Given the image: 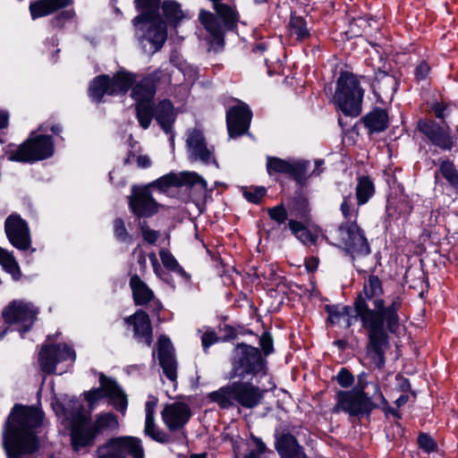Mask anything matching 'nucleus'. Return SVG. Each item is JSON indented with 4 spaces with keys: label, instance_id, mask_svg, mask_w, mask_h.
<instances>
[{
    "label": "nucleus",
    "instance_id": "nucleus-24",
    "mask_svg": "<svg viewBox=\"0 0 458 458\" xmlns=\"http://www.w3.org/2000/svg\"><path fill=\"white\" fill-rule=\"evenodd\" d=\"M412 211V200L403 189L399 192H393L387 197L386 216L389 221L401 220L403 223H406Z\"/></svg>",
    "mask_w": 458,
    "mask_h": 458
},
{
    "label": "nucleus",
    "instance_id": "nucleus-32",
    "mask_svg": "<svg viewBox=\"0 0 458 458\" xmlns=\"http://www.w3.org/2000/svg\"><path fill=\"white\" fill-rule=\"evenodd\" d=\"M131 98L135 102L154 101L157 89L148 74L143 76L140 81L135 80L131 86Z\"/></svg>",
    "mask_w": 458,
    "mask_h": 458
},
{
    "label": "nucleus",
    "instance_id": "nucleus-7",
    "mask_svg": "<svg viewBox=\"0 0 458 458\" xmlns=\"http://www.w3.org/2000/svg\"><path fill=\"white\" fill-rule=\"evenodd\" d=\"M364 89L358 77L350 72H342L336 81L333 103L346 116L357 117L361 113Z\"/></svg>",
    "mask_w": 458,
    "mask_h": 458
},
{
    "label": "nucleus",
    "instance_id": "nucleus-9",
    "mask_svg": "<svg viewBox=\"0 0 458 458\" xmlns=\"http://www.w3.org/2000/svg\"><path fill=\"white\" fill-rule=\"evenodd\" d=\"M366 382L359 377L358 383L350 390H338L335 394L336 403L332 408L333 413L344 411L351 417H369L378 406L371 396L365 392Z\"/></svg>",
    "mask_w": 458,
    "mask_h": 458
},
{
    "label": "nucleus",
    "instance_id": "nucleus-50",
    "mask_svg": "<svg viewBox=\"0 0 458 458\" xmlns=\"http://www.w3.org/2000/svg\"><path fill=\"white\" fill-rule=\"evenodd\" d=\"M149 186L156 187L160 191H166L171 187H180L179 174L169 173L154 181Z\"/></svg>",
    "mask_w": 458,
    "mask_h": 458
},
{
    "label": "nucleus",
    "instance_id": "nucleus-28",
    "mask_svg": "<svg viewBox=\"0 0 458 458\" xmlns=\"http://www.w3.org/2000/svg\"><path fill=\"white\" fill-rule=\"evenodd\" d=\"M99 382L104 388L106 396L109 398L110 403L116 411L124 412L128 405L127 397L116 381L101 374Z\"/></svg>",
    "mask_w": 458,
    "mask_h": 458
},
{
    "label": "nucleus",
    "instance_id": "nucleus-44",
    "mask_svg": "<svg viewBox=\"0 0 458 458\" xmlns=\"http://www.w3.org/2000/svg\"><path fill=\"white\" fill-rule=\"evenodd\" d=\"M0 265L3 269L12 275L14 280L21 277V269L13 253L0 247Z\"/></svg>",
    "mask_w": 458,
    "mask_h": 458
},
{
    "label": "nucleus",
    "instance_id": "nucleus-16",
    "mask_svg": "<svg viewBox=\"0 0 458 458\" xmlns=\"http://www.w3.org/2000/svg\"><path fill=\"white\" fill-rule=\"evenodd\" d=\"M416 129L441 150L450 151L456 146V139L451 135L447 124L442 126L432 119L420 118L417 122Z\"/></svg>",
    "mask_w": 458,
    "mask_h": 458
},
{
    "label": "nucleus",
    "instance_id": "nucleus-40",
    "mask_svg": "<svg viewBox=\"0 0 458 458\" xmlns=\"http://www.w3.org/2000/svg\"><path fill=\"white\" fill-rule=\"evenodd\" d=\"M148 24V38L152 44L159 48L164 45L167 37L165 23L162 20L156 18Z\"/></svg>",
    "mask_w": 458,
    "mask_h": 458
},
{
    "label": "nucleus",
    "instance_id": "nucleus-21",
    "mask_svg": "<svg viewBox=\"0 0 458 458\" xmlns=\"http://www.w3.org/2000/svg\"><path fill=\"white\" fill-rule=\"evenodd\" d=\"M188 156L191 161H200L208 165L210 164L218 166V163L214 155V148H208L206 138L202 131L193 129L189 132L186 140Z\"/></svg>",
    "mask_w": 458,
    "mask_h": 458
},
{
    "label": "nucleus",
    "instance_id": "nucleus-18",
    "mask_svg": "<svg viewBox=\"0 0 458 458\" xmlns=\"http://www.w3.org/2000/svg\"><path fill=\"white\" fill-rule=\"evenodd\" d=\"M192 412L189 404L182 402L166 403L161 411V419L170 432H180L187 438L185 426L190 421Z\"/></svg>",
    "mask_w": 458,
    "mask_h": 458
},
{
    "label": "nucleus",
    "instance_id": "nucleus-52",
    "mask_svg": "<svg viewBox=\"0 0 458 458\" xmlns=\"http://www.w3.org/2000/svg\"><path fill=\"white\" fill-rule=\"evenodd\" d=\"M243 197L252 204H260L267 194V189L263 186H253L245 189L242 192Z\"/></svg>",
    "mask_w": 458,
    "mask_h": 458
},
{
    "label": "nucleus",
    "instance_id": "nucleus-59",
    "mask_svg": "<svg viewBox=\"0 0 458 458\" xmlns=\"http://www.w3.org/2000/svg\"><path fill=\"white\" fill-rule=\"evenodd\" d=\"M106 396L104 388L100 384V387L92 388L91 390L84 393V398L88 403L89 409H93L95 404Z\"/></svg>",
    "mask_w": 458,
    "mask_h": 458
},
{
    "label": "nucleus",
    "instance_id": "nucleus-26",
    "mask_svg": "<svg viewBox=\"0 0 458 458\" xmlns=\"http://www.w3.org/2000/svg\"><path fill=\"white\" fill-rule=\"evenodd\" d=\"M275 448L281 458H308L304 448L291 433H282L276 437Z\"/></svg>",
    "mask_w": 458,
    "mask_h": 458
},
{
    "label": "nucleus",
    "instance_id": "nucleus-61",
    "mask_svg": "<svg viewBox=\"0 0 458 458\" xmlns=\"http://www.w3.org/2000/svg\"><path fill=\"white\" fill-rule=\"evenodd\" d=\"M325 311L327 313V322L331 326L338 324L343 318L340 304H327Z\"/></svg>",
    "mask_w": 458,
    "mask_h": 458
},
{
    "label": "nucleus",
    "instance_id": "nucleus-45",
    "mask_svg": "<svg viewBox=\"0 0 458 458\" xmlns=\"http://www.w3.org/2000/svg\"><path fill=\"white\" fill-rule=\"evenodd\" d=\"M96 455V458H123L116 437H110L98 446Z\"/></svg>",
    "mask_w": 458,
    "mask_h": 458
},
{
    "label": "nucleus",
    "instance_id": "nucleus-60",
    "mask_svg": "<svg viewBox=\"0 0 458 458\" xmlns=\"http://www.w3.org/2000/svg\"><path fill=\"white\" fill-rule=\"evenodd\" d=\"M335 378L337 381L338 385L343 388L351 387L355 381L352 373L347 368L344 367L340 369Z\"/></svg>",
    "mask_w": 458,
    "mask_h": 458
},
{
    "label": "nucleus",
    "instance_id": "nucleus-19",
    "mask_svg": "<svg viewBox=\"0 0 458 458\" xmlns=\"http://www.w3.org/2000/svg\"><path fill=\"white\" fill-rule=\"evenodd\" d=\"M123 325L132 333V337L138 344L151 346L154 341L153 327L146 310H136L133 314L123 318Z\"/></svg>",
    "mask_w": 458,
    "mask_h": 458
},
{
    "label": "nucleus",
    "instance_id": "nucleus-51",
    "mask_svg": "<svg viewBox=\"0 0 458 458\" xmlns=\"http://www.w3.org/2000/svg\"><path fill=\"white\" fill-rule=\"evenodd\" d=\"M417 445L426 454L437 452V441L428 433L420 432L417 437Z\"/></svg>",
    "mask_w": 458,
    "mask_h": 458
},
{
    "label": "nucleus",
    "instance_id": "nucleus-57",
    "mask_svg": "<svg viewBox=\"0 0 458 458\" xmlns=\"http://www.w3.org/2000/svg\"><path fill=\"white\" fill-rule=\"evenodd\" d=\"M113 225H114V237L116 238V240H118L119 242H123L131 240V236L128 233L123 218L116 217L114 220Z\"/></svg>",
    "mask_w": 458,
    "mask_h": 458
},
{
    "label": "nucleus",
    "instance_id": "nucleus-14",
    "mask_svg": "<svg viewBox=\"0 0 458 458\" xmlns=\"http://www.w3.org/2000/svg\"><path fill=\"white\" fill-rule=\"evenodd\" d=\"M309 166V161L286 160L277 157H267L266 167L270 176L285 174L300 186H303L308 180Z\"/></svg>",
    "mask_w": 458,
    "mask_h": 458
},
{
    "label": "nucleus",
    "instance_id": "nucleus-8",
    "mask_svg": "<svg viewBox=\"0 0 458 458\" xmlns=\"http://www.w3.org/2000/svg\"><path fill=\"white\" fill-rule=\"evenodd\" d=\"M136 73L122 69L110 76L100 74L94 77L89 84L88 96L96 104L102 103L104 97L125 96L134 84Z\"/></svg>",
    "mask_w": 458,
    "mask_h": 458
},
{
    "label": "nucleus",
    "instance_id": "nucleus-25",
    "mask_svg": "<svg viewBox=\"0 0 458 458\" xmlns=\"http://www.w3.org/2000/svg\"><path fill=\"white\" fill-rule=\"evenodd\" d=\"M157 358L165 377L174 385L177 383V361L169 337L161 335L157 339Z\"/></svg>",
    "mask_w": 458,
    "mask_h": 458
},
{
    "label": "nucleus",
    "instance_id": "nucleus-36",
    "mask_svg": "<svg viewBox=\"0 0 458 458\" xmlns=\"http://www.w3.org/2000/svg\"><path fill=\"white\" fill-rule=\"evenodd\" d=\"M287 30L291 37H294L297 42H303L310 38V32L304 17L291 14Z\"/></svg>",
    "mask_w": 458,
    "mask_h": 458
},
{
    "label": "nucleus",
    "instance_id": "nucleus-35",
    "mask_svg": "<svg viewBox=\"0 0 458 458\" xmlns=\"http://www.w3.org/2000/svg\"><path fill=\"white\" fill-rule=\"evenodd\" d=\"M376 188L373 181L368 175H361L357 178L355 195L357 205L361 207L367 204L375 195Z\"/></svg>",
    "mask_w": 458,
    "mask_h": 458
},
{
    "label": "nucleus",
    "instance_id": "nucleus-62",
    "mask_svg": "<svg viewBox=\"0 0 458 458\" xmlns=\"http://www.w3.org/2000/svg\"><path fill=\"white\" fill-rule=\"evenodd\" d=\"M377 391L379 394L380 400H381V410L384 411L385 416L388 418L390 415H392L394 418L397 420H402V414L397 410L390 406L388 401L386 399L382 392L380 391V388L377 386Z\"/></svg>",
    "mask_w": 458,
    "mask_h": 458
},
{
    "label": "nucleus",
    "instance_id": "nucleus-20",
    "mask_svg": "<svg viewBox=\"0 0 458 458\" xmlns=\"http://www.w3.org/2000/svg\"><path fill=\"white\" fill-rule=\"evenodd\" d=\"M4 233L9 242L21 251L31 247V235L29 225L19 214L9 215L4 221Z\"/></svg>",
    "mask_w": 458,
    "mask_h": 458
},
{
    "label": "nucleus",
    "instance_id": "nucleus-3",
    "mask_svg": "<svg viewBox=\"0 0 458 458\" xmlns=\"http://www.w3.org/2000/svg\"><path fill=\"white\" fill-rule=\"evenodd\" d=\"M117 427V416L113 412L98 413L92 420L89 415L78 411L72 415L70 421L71 447L76 453L88 452L95 445L98 435Z\"/></svg>",
    "mask_w": 458,
    "mask_h": 458
},
{
    "label": "nucleus",
    "instance_id": "nucleus-43",
    "mask_svg": "<svg viewBox=\"0 0 458 458\" xmlns=\"http://www.w3.org/2000/svg\"><path fill=\"white\" fill-rule=\"evenodd\" d=\"M289 210L296 218L308 220L310 212L309 199L301 194L295 195L289 203Z\"/></svg>",
    "mask_w": 458,
    "mask_h": 458
},
{
    "label": "nucleus",
    "instance_id": "nucleus-5",
    "mask_svg": "<svg viewBox=\"0 0 458 458\" xmlns=\"http://www.w3.org/2000/svg\"><path fill=\"white\" fill-rule=\"evenodd\" d=\"M266 393V389L242 379L208 393V399L216 403L222 410H229L235 406L252 410L262 403Z\"/></svg>",
    "mask_w": 458,
    "mask_h": 458
},
{
    "label": "nucleus",
    "instance_id": "nucleus-63",
    "mask_svg": "<svg viewBox=\"0 0 458 458\" xmlns=\"http://www.w3.org/2000/svg\"><path fill=\"white\" fill-rule=\"evenodd\" d=\"M219 342H221L220 335L218 336L213 329L207 330L201 336V344L205 352H207L211 345Z\"/></svg>",
    "mask_w": 458,
    "mask_h": 458
},
{
    "label": "nucleus",
    "instance_id": "nucleus-55",
    "mask_svg": "<svg viewBox=\"0 0 458 458\" xmlns=\"http://www.w3.org/2000/svg\"><path fill=\"white\" fill-rule=\"evenodd\" d=\"M432 67L427 60L420 61L414 67V80L419 83L427 81L431 73Z\"/></svg>",
    "mask_w": 458,
    "mask_h": 458
},
{
    "label": "nucleus",
    "instance_id": "nucleus-29",
    "mask_svg": "<svg viewBox=\"0 0 458 458\" xmlns=\"http://www.w3.org/2000/svg\"><path fill=\"white\" fill-rule=\"evenodd\" d=\"M360 122L369 134L385 131L389 126L388 112L385 108L374 107L360 119Z\"/></svg>",
    "mask_w": 458,
    "mask_h": 458
},
{
    "label": "nucleus",
    "instance_id": "nucleus-56",
    "mask_svg": "<svg viewBox=\"0 0 458 458\" xmlns=\"http://www.w3.org/2000/svg\"><path fill=\"white\" fill-rule=\"evenodd\" d=\"M139 228L145 242L152 245L156 244L158 238L160 237L159 231L150 229L147 221L145 220L140 221Z\"/></svg>",
    "mask_w": 458,
    "mask_h": 458
},
{
    "label": "nucleus",
    "instance_id": "nucleus-23",
    "mask_svg": "<svg viewBox=\"0 0 458 458\" xmlns=\"http://www.w3.org/2000/svg\"><path fill=\"white\" fill-rule=\"evenodd\" d=\"M252 112L248 105L233 106L226 112V126L230 138L244 135L250 129Z\"/></svg>",
    "mask_w": 458,
    "mask_h": 458
},
{
    "label": "nucleus",
    "instance_id": "nucleus-64",
    "mask_svg": "<svg viewBox=\"0 0 458 458\" xmlns=\"http://www.w3.org/2000/svg\"><path fill=\"white\" fill-rule=\"evenodd\" d=\"M254 441L256 443V450L250 451L242 458H261L260 455L266 452L267 446L260 438L254 437Z\"/></svg>",
    "mask_w": 458,
    "mask_h": 458
},
{
    "label": "nucleus",
    "instance_id": "nucleus-17",
    "mask_svg": "<svg viewBox=\"0 0 458 458\" xmlns=\"http://www.w3.org/2000/svg\"><path fill=\"white\" fill-rule=\"evenodd\" d=\"M128 206L131 212L140 218H148L158 212L159 205L153 198L149 186L131 187V194L128 197Z\"/></svg>",
    "mask_w": 458,
    "mask_h": 458
},
{
    "label": "nucleus",
    "instance_id": "nucleus-49",
    "mask_svg": "<svg viewBox=\"0 0 458 458\" xmlns=\"http://www.w3.org/2000/svg\"><path fill=\"white\" fill-rule=\"evenodd\" d=\"M217 329L223 343L233 341L239 335H245V329L240 326L233 327L229 324H220Z\"/></svg>",
    "mask_w": 458,
    "mask_h": 458
},
{
    "label": "nucleus",
    "instance_id": "nucleus-13",
    "mask_svg": "<svg viewBox=\"0 0 458 458\" xmlns=\"http://www.w3.org/2000/svg\"><path fill=\"white\" fill-rule=\"evenodd\" d=\"M38 310L33 304L20 300L11 301L3 310L2 317L6 324H17L18 331L23 336L33 327Z\"/></svg>",
    "mask_w": 458,
    "mask_h": 458
},
{
    "label": "nucleus",
    "instance_id": "nucleus-30",
    "mask_svg": "<svg viewBox=\"0 0 458 458\" xmlns=\"http://www.w3.org/2000/svg\"><path fill=\"white\" fill-rule=\"evenodd\" d=\"M134 5L138 11L141 12L132 20L134 27L146 26L157 18L159 0H134Z\"/></svg>",
    "mask_w": 458,
    "mask_h": 458
},
{
    "label": "nucleus",
    "instance_id": "nucleus-33",
    "mask_svg": "<svg viewBox=\"0 0 458 458\" xmlns=\"http://www.w3.org/2000/svg\"><path fill=\"white\" fill-rule=\"evenodd\" d=\"M123 458H145V450L140 438L132 436L116 437Z\"/></svg>",
    "mask_w": 458,
    "mask_h": 458
},
{
    "label": "nucleus",
    "instance_id": "nucleus-6",
    "mask_svg": "<svg viewBox=\"0 0 458 458\" xmlns=\"http://www.w3.org/2000/svg\"><path fill=\"white\" fill-rule=\"evenodd\" d=\"M327 242L344 250L352 260L364 258L371 253V247L365 231L354 222L350 225H337L326 230Z\"/></svg>",
    "mask_w": 458,
    "mask_h": 458
},
{
    "label": "nucleus",
    "instance_id": "nucleus-12",
    "mask_svg": "<svg viewBox=\"0 0 458 458\" xmlns=\"http://www.w3.org/2000/svg\"><path fill=\"white\" fill-rule=\"evenodd\" d=\"M73 3L74 0H32L29 11L33 21L56 13L50 20V25L55 29H63L75 16L74 9H68Z\"/></svg>",
    "mask_w": 458,
    "mask_h": 458
},
{
    "label": "nucleus",
    "instance_id": "nucleus-54",
    "mask_svg": "<svg viewBox=\"0 0 458 458\" xmlns=\"http://www.w3.org/2000/svg\"><path fill=\"white\" fill-rule=\"evenodd\" d=\"M267 215L277 225H282L288 220L287 210L283 203L267 208Z\"/></svg>",
    "mask_w": 458,
    "mask_h": 458
},
{
    "label": "nucleus",
    "instance_id": "nucleus-46",
    "mask_svg": "<svg viewBox=\"0 0 458 458\" xmlns=\"http://www.w3.org/2000/svg\"><path fill=\"white\" fill-rule=\"evenodd\" d=\"M163 14L171 24L176 25L183 18V13L181 5L175 1H165L162 4Z\"/></svg>",
    "mask_w": 458,
    "mask_h": 458
},
{
    "label": "nucleus",
    "instance_id": "nucleus-42",
    "mask_svg": "<svg viewBox=\"0 0 458 458\" xmlns=\"http://www.w3.org/2000/svg\"><path fill=\"white\" fill-rule=\"evenodd\" d=\"M143 432L151 440L162 445H168L174 441L173 436L156 425L155 420L145 421Z\"/></svg>",
    "mask_w": 458,
    "mask_h": 458
},
{
    "label": "nucleus",
    "instance_id": "nucleus-4",
    "mask_svg": "<svg viewBox=\"0 0 458 458\" xmlns=\"http://www.w3.org/2000/svg\"><path fill=\"white\" fill-rule=\"evenodd\" d=\"M215 13L200 10L199 21L208 33L207 41L215 50L225 47L226 31H234L240 22L241 15L235 4L217 3L213 4Z\"/></svg>",
    "mask_w": 458,
    "mask_h": 458
},
{
    "label": "nucleus",
    "instance_id": "nucleus-11",
    "mask_svg": "<svg viewBox=\"0 0 458 458\" xmlns=\"http://www.w3.org/2000/svg\"><path fill=\"white\" fill-rule=\"evenodd\" d=\"M267 359L260 350L245 343H239L233 351L232 373L240 379H252L267 373Z\"/></svg>",
    "mask_w": 458,
    "mask_h": 458
},
{
    "label": "nucleus",
    "instance_id": "nucleus-47",
    "mask_svg": "<svg viewBox=\"0 0 458 458\" xmlns=\"http://www.w3.org/2000/svg\"><path fill=\"white\" fill-rule=\"evenodd\" d=\"M180 187L199 185L202 193L208 191L207 181L196 172H182L179 174Z\"/></svg>",
    "mask_w": 458,
    "mask_h": 458
},
{
    "label": "nucleus",
    "instance_id": "nucleus-1",
    "mask_svg": "<svg viewBox=\"0 0 458 458\" xmlns=\"http://www.w3.org/2000/svg\"><path fill=\"white\" fill-rule=\"evenodd\" d=\"M403 305L401 293L385 298L384 283L378 276L369 274L363 278L362 288L353 298L355 320L367 335V353L381 369L385 352L390 345V335H397L402 327L400 311Z\"/></svg>",
    "mask_w": 458,
    "mask_h": 458
},
{
    "label": "nucleus",
    "instance_id": "nucleus-27",
    "mask_svg": "<svg viewBox=\"0 0 458 458\" xmlns=\"http://www.w3.org/2000/svg\"><path fill=\"white\" fill-rule=\"evenodd\" d=\"M398 87V80L388 72L386 64L382 67L374 68L372 88L377 97H381L382 94L393 96L397 91Z\"/></svg>",
    "mask_w": 458,
    "mask_h": 458
},
{
    "label": "nucleus",
    "instance_id": "nucleus-2",
    "mask_svg": "<svg viewBox=\"0 0 458 458\" xmlns=\"http://www.w3.org/2000/svg\"><path fill=\"white\" fill-rule=\"evenodd\" d=\"M44 411L34 405L15 403L3 427L2 445L7 458H22L39 449L38 434Z\"/></svg>",
    "mask_w": 458,
    "mask_h": 458
},
{
    "label": "nucleus",
    "instance_id": "nucleus-38",
    "mask_svg": "<svg viewBox=\"0 0 458 458\" xmlns=\"http://www.w3.org/2000/svg\"><path fill=\"white\" fill-rule=\"evenodd\" d=\"M161 262L165 269L182 277L185 282L191 281V275L178 263L174 256L166 249L159 250Z\"/></svg>",
    "mask_w": 458,
    "mask_h": 458
},
{
    "label": "nucleus",
    "instance_id": "nucleus-10",
    "mask_svg": "<svg viewBox=\"0 0 458 458\" xmlns=\"http://www.w3.org/2000/svg\"><path fill=\"white\" fill-rule=\"evenodd\" d=\"M8 146L6 157L9 161L23 164H32L51 157L55 152V143L52 136L30 133L29 138L14 148Z\"/></svg>",
    "mask_w": 458,
    "mask_h": 458
},
{
    "label": "nucleus",
    "instance_id": "nucleus-37",
    "mask_svg": "<svg viewBox=\"0 0 458 458\" xmlns=\"http://www.w3.org/2000/svg\"><path fill=\"white\" fill-rule=\"evenodd\" d=\"M134 110L140 126L143 130L148 129L153 118H155V102H135Z\"/></svg>",
    "mask_w": 458,
    "mask_h": 458
},
{
    "label": "nucleus",
    "instance_id": "nucleus-41",
    "mask_svg": "<svg viewBox=\"0 0 458 458\" xmlns=\"http://www.w3.org/2000/svg\"><path fill=\"white\" fill-rule=\"evenodd\" d=\"M288 227L292 233L303 244L313 245L317 242V236L314 235L306 225L296 219L288 220Z\"/></svg>",
    "mask_w": 458,
    "mask_h": 458
},
{
    "label": "nucleus",
    "instance_id": "nucleus-22",
    "mask_svg": "<svg viewBox=\"0 0 458 458\" xmlns=\"http://www.w3.org/2000/svg\"><path fill=\"white\" fill-rule=\"evenodd\" d=\"M129 286L131 290L132 300L135 306L150 305L151 312L159 316L163 310L162 302L156 297L152 289L136 273H129Z\"/></svg>",
    "mask_w": 458,
    "mask_h": 458
},
{
    "label": "nucleus",
    "instance_id": "nucleus-34",
    "mask_svg": "<svg viewBox=\"0 0 458 458\" xmlns=\"http://www.w3.org/2000/svg\"><path fill=\"white\" fill-rule=\"evenodd\" d=\"M438 168L436 171V177L437 174L446 181V182L456 191H458V169L454 162L448 157H440L438 159Z\"/></svg>",
    "mask_w": 458,
    "mask_h": 458
},
{
    "label": "nucleus",
    "instance_id": "nucleus-48",
    "mask_svg": "<svg viewBox=\"0 0 458 458\" xmlns=\"http://www.w3.org/2000/svg\"><path fill=\"white\" fill-rule=\"evenodd\" d=\"M427 105L435 117L445 123V119L449 114L450 102L440 98V99L435 98L428 101Z\"/></svg>",
    "mask_w": 458,
    "mask_h": 458
},
{
    "label": "nucleus",
    "instance_id": "nucleus-53",
    "mask_svg": "<svg viewBox=\"0 0 458 458\" xmlns=\"http://www.w3.org/2000/svg\"><path fill=\"white\" fill-rule=\"evenodd\" d=\"M148 76L152 79L156 88L157 86L166 87L172 83V75L167 69L158 68L148 73Z\"/></svg>",
    "mask_w": 458,
    "mask_h": 458
},
{
    "label": "nucleus",
    "instance_id": "nucleus-15",
    "mask_svg": "<svg viewBox=\"0 0 458 458\" xmlns=\"http://www.w3.org/2000/svg\"><path fill=\"white\" fill-rule=\"evenodd\" d=\"M75 351L66 344H44L38 352V365L40 370L47 375L55 374L56 365L65 360L74 361Z\"/></svg>",
    "mask_w": 458,
    "mask_h": 458
},
{
    "label": "nucleus",
    "instance_id": "nucleus-39",
    "mask_svg": "<svg viewBox=\"0 0 458 458\" xmlns=\"http://www.w3.org/2000/svg\"><path fill=\"white\" fill-rule=\"evenodd\" d=\"M359 208L360 207L358 205L355 207L351 192L348 195L344 196L339 208L344 221L339 225H350L354 222H358L360 213Z\"/></svg>",
    "mask_w": 458,
    "mask_h": 458
},
{
    "label": "nucleus",
    "instance_id": "nucleus-31",
    "mask_svg": "<svg viewBox=\"0 0 458 458\" xmlns=\"http://www.w3.org/2000/svg\"><path fill=\"white\" fill-rule=\"evenodd\" d=\"M155 119L166 134L172 132L175 114L171 100L165 98L155 105Z\"/></svg>",
    "mask_w": 458,
    "mask_h": 458
},
{
    "label": "nucleus",
    "instance_id": "nucleus-58",
    "mask_svg": "<svg viewBox=\"0 0 458 458\" xmlns=\"http://www.w3.org/2000/svg\"><path fill=\"white\" fill-rule=\"evenodd\" d=\"M259 346L262 356L267 359L268 355L274 352L273 337L270 332L265 331L259 337Z\"/></svg>",
    "mask_w": 458,
    "mask_h": 458
}]
</instances>
